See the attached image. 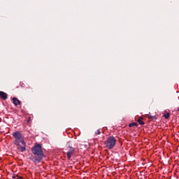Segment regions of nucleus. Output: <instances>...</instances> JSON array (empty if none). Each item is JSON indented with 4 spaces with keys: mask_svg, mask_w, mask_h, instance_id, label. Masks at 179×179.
Segmentation results:
<instances>
[{
    "mask_svg": "<svg viewBox=\"0 0 179 179\" xmlns=\"http://www.w3.org/2000/svg\"><path fill=\"white\" fill-rule=\"evenodd\" d=\"M31 152L33 155H29V159L34 162V163H41L44 157L41 145L36 144L33 146V148H31Z\"/></svg>",
    "mask_w": 179,
    "mask_h": 179,
    "instance_id": "nucleus-1",
    "label": "nucleus"
},
{
    "mask_svg": "<svg viewBox=\"0 0 179 179\" xmlns=\"http://www.w3.org/2000/svg\"><path fill=\"white\" fill-rule=\"evenodd\" d=\"M178 111H179V108H178Z\"/></svg>",
    "mask_w": 179,
    "mask_h": 179,
    "instance_id": "nucleus-13",
    "label": "nucleus"
},
{
    "mask_svg": "<svg viewBox=\"0 0 179 179\" xmlns=\"http://www.w3.org/2000/svg\"><path fill=\"white\" fill-rule=\"evenodd\" d=\"M164 118H166V120H168V118H169L170 117V114L169 113L164 114Z\"/></svg>",
    "mask_w": 179,
    "mask_h": 179,
    "instance_id": "nucleus-10",
    "label": "nucleus"
},
{
    "mask_svg": "<svg viewBox=\"0 0 179 179\" xmlns=\"http://www.w3.org/2000/svg\"><path fill=\"white\" fill-rule=\"evenodd\" d=\"M0 99L2 100H7L8 99V94L5 93V92H0Z\"/></svg>",
    "mask_w": 179,
    "mask_h": 179,
    "instance_id": "nucleus-5",
    "label": "nucleus"
},
{
    "mask_svg": "<svg viewBox=\"0 0 179 179\" xmlns=\"http://www.w3.org/2000/svg\"><path fill=\"white\" fill-rule=\"evenodd\" d=\"M101 131L100 129H97L96 132H95V135H100Z\"/></svg>",
    "mask_w": 179,
    "mask_h": 179,
    "instance_id": "nucleus-12",
    "label": "nucleus"
},
{
    "mask_svg": "<svg viewBox=\"0 0 179 179\" xmlns=\"http://www.w3.org/2000/svg\"><path fill=\"white\" fill-rule=\"evenodd\" d=\"M137 122H138L140 125H145V122H143V118H142V117H140L138 120H137Z\"/></svg>",
    "mask_w": 179,
    "mask_h": 179,
    "instance_id": "nucleus-7",
    "label": "nucleus"
},
{
    "mask_svg": "<svg viewBox=\"0 0 179 179\" xmlns=\"http://www.w3.org/2000/svg\"><path fill=\"white\" fill-rule=\"evenodd\" d=\"M13 178H15V179H23L22 177H17L16 176H13Z\"/></svg>",
    "mask_w": 179,
    "mask_h": 179,
    "instance_id": "nucleus-11",
    "label": "nucleus"
},
{
    "mask_svg": "<svg viewBox=\"0 0 179 179\" xmlns=\"http://www.w3.org/2000/svg\"><path fill=\"white\" fill-rule=\"evenodd\" d=\"M117 143L115 136H109L105 141V145L108 149H113Z\"/></svg>",
    "mask_w": 179,
    "mask_h": 179,
    "instance_id": "nucleus-3",
    "label": "nucleus"
},
{
    "mask_svg": "<svg viewBox=\"0 0 179 179\" xmlns=\"http://www.w3.org/2000/svg\"><path fill=\"white\" fill-rule=\"evenodd\" d=\"M148 117H149V118H150L151 120L156 119V117H155L154 115H151L150 113H149V114H148Z\"/></svg>",
    "mask_w": 179,
    "mask_h": 179,
    "instance_id": "nucleus-9",
    "label": "nucleus"
},
{
    "mask_svg": "<svg viewBox=\"0 0 179 179\" xmlns=\"http://www.w3.org/2000/svg\"><path fill=\"white\" fill-rule=\"evenodd\" d=\"M129 127L131 128L132 127H138L137 122H131V124H129Z\"/></svg>",
    "mask_w": 179,
    "mask_h": 179,
    "instance_id": "nucleus-8",
    "label": "nucleus"
},
{
    "mask_svg": "<svg viewBox=\"0 0 179 179\" xmlns=\"http://www.w3.org/2000/svg\"><path fill=\"white\" fill-rule=\"evenodd\" d=\"M13 103L14 106H17V105L21 106V104H22L20 100H18V99H17L16 97H13Z\"/></svg>",
    "mask_w": 179,
    "mask_h": 179,
    "instance_id": "nucleus-6",
    "label": "nucleus"
},
{
    "mask_svg": "<svg viewBox=\"0 0 179 179\" xmlns=\"http://www.w3.org/2000/svg\"><path fill=\"white\" fill-rule=\"evenodd\" d=\"M13 136L15 138L14 144L17 146V150L22 152H26L27 143L24 142L23 135L20 132V131H15V132H13Z\"/></svg>",
    "mask_w": 179,
    "mask_h": 179,
    "instance_id": "nucleus-2",
    "label": "nucleus"
},
{
    "mask_svg": "<svg viewBox=\"0 0 179 179\" xmlns=\"http://www.w3.org/2000/svg\"><path fill=\"white\" fill-rule=\"evenodd\" d=\"M76 152V148H73V146H67V159L71 160L73 155H74Z\"/></svg>",
    "mask_w": 179,
    "mask_h": 179,
    "instance_id": "nucleus-4",
    "label": "nucleus"
}]
</instances>
